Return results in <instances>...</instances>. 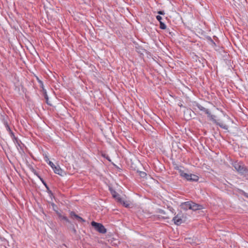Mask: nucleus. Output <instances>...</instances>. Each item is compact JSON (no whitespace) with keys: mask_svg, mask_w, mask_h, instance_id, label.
I'll return each mask as SVG.
<instances>
[{"mask_svg":"<svg viewBox=\"0 0 248 248\" xmlns=\"http://www.w3.org/2000/svg\"><path fill=\"white\" fill-rule=\"evenodd\" d=\"M196 106L198 108V109L200 110L206 114L207 115V117L210 120L212 121L214 123H217L216 116L215 115L211 114V113L210 112L209 110L208 109L205 108L204 107H203L199 104H197Z\"/></svg>","mask_w":248,"mask_h":248,"instance_id":"obj_1","label":"nucleus"},{"mask_svg":"<svg viewBox=\"0 0 248 248\" xmlns=\"http://www.w3.org/2000/svg\"><path fill=\"white\" fill-rule=\"evenodd\" d=\"M198 180L199 177L197 175L193 174H189V177L188 181L197 182Z\"/></svg>","mask_w":248,"mask_h":248,"instance_id":"obj_9","label":"nucleus"},{"mask_svg":"<svg viewBox=\"0 0 248 248\" xmlns=\"http://www.w3.org/2000/svg\"><path fill=\"white\" fill-rule=\"evenodd\" d=\"M116 197H114L113 198H114L116 200H117V201L119 202L120 203H122L123 199H122V198H121L120 195L118 194H117L116 195Z\"/></svg>","mask_w":248,"mask_h":248,"instance_id":"obj_12","label":"nucleus"},{"mask_svg":"<svg viewBox=\"0 0 248 248\" xmlns=\"http://www.w3.org/2000/svg\"><path fill=\"white\" fill-rule=\"evenodd\" d=\"M70 216L72 217L76 218L79 222H85V220L78 215L76 214L74 212L70 213Z\"/></svg>","mask_w":248,"mask_h":248,"instance_id":"obj_6","label":"nucleus"},{"mask_svg":"<svg viewBox=\"0 0 248 248\" xmlns=\"http://www.w3.org/2000/svg\"><path fill=\"white\" fill-rule=\"evenodd\" d=\"M244 195L246 197H247V198H248V193H247L244 192Z\"/></svg>","mask_w":248,"mask_h":248,"instance_id":"obj_24","label":"nucleus"},{"mask_svg":"<svg viewBox=\"0 0 248 248\" xmlns=\"http://www.w3.org/2000/svg\"><path fill=\"white\" fill-rule=\"evenodd\" d=\"M216 124L219 125V126L223 128L224 129H228V126L226 124H219L217 122V123H216Z\"/></svg>","mask_w":248,"mask_h":248,"instance_id":"obj_13","label":"nucleus"},{"mask_svg":"<svg viewBox=\"0 0 248 248\" xmlns=\"http://www.w3.org/2000/svg\"><path fill=\"white\" fill-rule=\"evenodd\" d=\"M62 219H64V220H65L66 221H68V219L66 217H65V216L62 217Z\"/></svg>","mask_w":248,"mask_h":248,"instance_id":"obj_21","label":"nucleus"},{"mask_svg":"<svg viewBox=\"0 0 248 248\" xmlns=\"http://www.w3.org/2000/svg\"><path fill=\"white\" fill-rule=\"evenodd\" d=\"M160 28L161 29L164 30L166 29V25L162 21H160Z\"/></svg>","mask_w":248,"mask_h":248,"instance_id":"obj_14","label":"nucleus"},{"mask_svg":"<svg viewBox=\"0 0 248 248\" xmlns=\"http://www.w3.org/2000/svg\"><path fill=\"white\" fill-rule=\"evenodd\" d=\"M54 172L57 174L62 175L63 173L62 170L61 169L59 166H55L53 169Z\"/></svg>","mask_w":248,"mask_h":248,"instance_id":"obj_7","label":"nucleus"},{"mask_svg":"<svg viewBox=\"0 0 248 248\" xmlns=\"http://www.w3.org/2000/svg\"><path fill=\"white\" fill-rule=\"evenodd\" d=\"M91 225L94 228V229L99 233L104 234L107 232L106 229L101 223H97L93 221L91 222Z\"/></svg>","mask_w":248,"mask_h":248,"instance_id":"obj_2","label":"nucleus"},{"mask_svg":"<svg viewBox=\"0 0 248 248\" xmlns=\"http://www.w3.org/2000/svg\"><path fill=\"white\" fill-rule=\"evenodd\" d=\"M180 175L183 178H185L186 180H188V178L189 177V174L186 173L184 172V171L180 170H179Z\"/></svg>","mask_w":248,"mask_h":248,"instance_id":"obj_10","label":"nucleus"},{"mask_svg":"<svg viewBox=\"0 0 248 248\" xmlns=\"http://www.w3.org/2000/svg\"><path fill=\"white\" fill-rule=\"evenodd\" d=\"M102 155L104 157H106V158H107L108 160L109 161H110L109 160V158L108 157V156L107 155V156H106L105 155Z\"/></svg>","mask_w":248,"mask_h":248,"instance_id":"obj_23","label":"nucleus"},{"mask_svg":"<svg viewBox=\"0 0 248 248\" xmlns=\"http://www.w3.org/2000/svg\"><path fill=\"white\" fill-rule=\"evenodd\" d=\"M109 190L113 197H116V195L118 193L112 187H109Z\"/></svg>","mask_w":248,"mask_h":248,"instance_id":"obj_11","label":"nucleus"},{"mask_svg":"<svg viewBox=\"0 0 248 248\" xmlns=\"http://www.w3.org/2000/svg\"><path fill=\"white\" fill-rule=\"evenodd\" d=\"M158 14H159V15H164V14H165V13H164V11H158Z\"/></svg>","mask_w":248,"mask_h":248,"instance_id":"obj_20","label":"nucleus"},{"mask_svg":"<svg viewBox=\"0 0 248 248\" xmlns=\"http://www.w3.org/2000/svg\"><path fill=\"white\" fill-rule=\"evenodd\" d=\"M174 223L177 225H180L183 222L181 214H178L173 218Z\"/></svg>","mask_w":248,"mask_h":248,"instance_id":"obj_4","label":"nucleus"},{"mask_svg":"<svg viewBox=\"0 0 248 248\" xmlns=\"http://www.w3.org/2000/svg\"><path fill=\"white\" fill-rule=\"evenodd\" d=\"M156 18L157 19V20L159 22V23H160V21H162L161 20H162V17L158 15V16H156Z\"/></svg>","mask_w":248,"mask_h":248,"instance_id":"obj_18","label":"nucleus"},{"mask_svg":"<svg viewBox=\"0 0 248 248\" xmlns=\"http://www.w3.org/2000/svg\"><path fill=\"white\" fill-rule=\"evenodd\" d=\"M140 175L141 177H144L146 176V173L143 171H140Z\"/></svg>","mask_w":248,"mask_h":248,"instance_id":"obj_16","label":"nucleus"},{"mask_svg":"<svg viewBox=\"0 0 248 248\" xmlns=\"http://www.w3.org/2000/svg\"><path fill=\"white\" fill-rule=\"evenodd\" d=\"M191 210H199V209H201V208H202V206L199 205V204H196L194 202H191Z\"/></svg>","mask_w":248,"mask_h":248,"instance_id":"obj_8","label":"nucleus"},{"mask_svg":"<svg viewBox=\"0 0 248 248\" xmlns=\"http://www.w3.org/2000/svg\"><path fill=\"white\" fill-rule=\"evenodd\" d=\"M45 161H46L47 163H48V161H49V158H48V157L47 156H45Z\"/></svg>","mask_w":248,"mask_h":248,"instance_id":"obj_22","label":"nucleus"},{"mask_svg":"<svg viewBox=\"0 0 248 248\" xmlns=\"http://www.w3.org/2000/svg\"><path fill=\"white\" fill-rule=\"evenodd\" d=\"M47 163L50 166L52 169H53L55 166L53 163L50 161H49Z\"/></svg>","mask_w":248,"mask_h":248,"instance_id":"obj_17","label":"nucleus"},{"mask_svg":"<svg viewBox=\"0 0 248 248\" xmlns=\"http://www.w3.org/2000/svg\"><path fill=\"white\" fill-rule=\"evenodd\" d=\"M233 166L240 173H244L246 170V168L242 162H235L233 163Z\"/></svg>","mask_w":248,"mask_h":248,"instance_id":"obj_3","label":"nucleus"},{"mask_svg":"<svg viewBox=\"0 0 248 248\" xmlns=\"http://www.w3.org/2000/svg\"><path fill=\"white\" fill-rule=\"evenodd\" d=\"M121 203L123 204V205L126 207H128L129 205V204L127 202H124L123 200L122 203Z\"/></svg>","mask_w":248,"mask_h":248,"instance_id":"obj_15","label":"nucleus"},{"mask_svg":"<svg viewBox=\"0 0 248 248\" xmlns=\"http://www.w3.org/2000/svg\"><path fill=\"white\" fill-rule=\"evenodd\" d=\"M191 202H183L181 204V208L185 210L191 209Z\"/></svg>","mask_w":248,"mask_h":248,"instance_id":"obj_5","label":"nucleus"},{"mask_svg":"<svg viewBox=\"0 0 248 248\" xmlns=\"http://www.w3.org/2000/svg\"><path fill=\"white\" fill-rule=\"evenodd\" d=\"M45 99L46 100V102L47 104L50 105V104L48 103V97L46 94L45 95Z\"/></svg>","mask_w":248,"mask_h":248,"instance_id":"obj_19","label":"nucleus"}]
</instances>
